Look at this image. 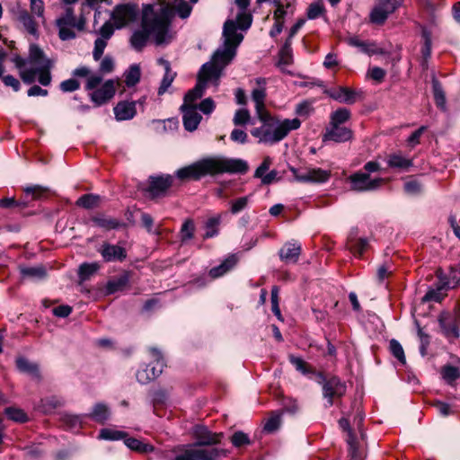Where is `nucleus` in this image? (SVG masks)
<instances>
[{
  "instance_id": "obj_52",
  "label": "nucleus",
  "mask_w": 460,
  "mask_h": 460,
  "mask_svg": "<svg viewBox=\"0 0 460 460\" xmlns=\"http://www.w3.org/2000/svg\"><path fill=\"white\" fill-rule=\"evenodd\" d=\"M195 231V225L191 219H187L182 224L181 228V241L190 240L193 237Z\"/></svg>"
},
{
  "instance_id": "obj_47",
  "label": "nucleus",
  "mask_w": 460,
  "mask_h": 460,
  "mask_svg": "<svg viewBox=\"0 0 460 460\" xmlns=\"http://www.w3.org/2000/svg\"><path fill=\"white\" fill-rule=\"evenodd\" d=\"M126 432L112 429H102L98 435V438L102 440H120L126 438Z\"/></svg>"
},
{
  "instance_id": "obj_7",
  "label": "nucleus",
  "mask_w": 460,
  "mask_h": 460,
  "mask_svg": "<svg viewBox=\"0 0 460 460\" xmlns=\"http://www.w3.org/2000/svg\"><path fill=\"white\" fill-rule=\"evenodd\" d=\"M226 453L216 447H191L178 455L173 460H218Z\"/></svg>"
},
{
  "instance_id": "obj_59",
  "label": "nucleus",
  "mask_w": 460,
  "mask_h": 460,
  "mask_svg": "<svg viewBox=\"0 0 460 460\" xmlns=\"http://www.w3.org/2000/svg\"><path fill=\"white\" fill-rule=\"evenodd\" d=\"M289 362L295 367V368L302 374L309 373L307 363L301 358L290 355L288 357Z\"/></svg>"
},
{
  "instance_id": "obj_34",
  "label": "nucleus",
  "mask_w": 460,
  "mask_h": 460,
  "mask_svg": "<svg viewBox=\"0 0 460 460\" xmlns=\"http://www.w3.org/2000/svg\"><path fill=\"white\" fill-rule=\"evenodd\" d=\"M238 260L237 257L234 254L229 255L227 258H226L222 263L217 267H213L209 270V276L212 279H217L219 277H222L226 273H227L229 270H231L237 263Z\"/></svg>"
},
{
  "instance_id": "obj_16",
  "label": "nucleus",
  "mask_w": 460,
  "mask_h": 460,
  "mask_svg": "<svg viewBox=\"0 0 460 460\" xmlns=\"http://www.w3.org/2000/svg\"><path fill=\"white\" fill-rule=\"evenodd\" d=\"M325 93L332 99L346 104H353L361 99L362 93L345 86L331 88L325 91Z\"/></svg>"
},
{
  "instance_id": "obj_22",
  "label": "nucleus",
  "mask_w": 460,
  "mask_h": 460,
  "mask_svg": "<svg viewBox=\"0 0 460 460\" xmlns=\"http://www.w3.org/2000/svg\"><path fill=\"white\" fill-rule=\"evenodd\" d=\"M98 251L105 261H122L127 257L123 247L108 243H103Z\"/></svg>"
},
{
  "instance_id": "obj_48",
  "label": "nucleus",
  "mask_w": 460,
  "mask_h": 460,
  "mask_svg": "<svg viewBox=\"0 0 460 460\" xmlns=\"http://www.w3.org/2000/svg\"><path fill=\"white\" fill-rule=\"evenodd\" d=\"M100 266L98 263H83L79 267L78 275L81 280H87L93 276L94 273L98 271Z\"/></svg>"
},
{
  "instance_id": "obj_8",
  "label": "nucleus",
  "mask_w": 460,
  "mask_h": 460,
  "mask_svg": "<svg viewBox=\"0 0 460 460\" xmlns=\"http://www.w3.org/2000/svg\"><path fill=\"white\" fill-rule=\"evenodd\" d=\"M346 384L339 377L332 376L326 379L323 384V395L326 400L324 407H332L335 401L341 399L346 394Z\"/></svg>"
},
{
  "instance_id": "obj_53",
  "label": "nucleus",
  "mask_w": 460,
  "mask_h": 460,
  "mask_svg": "<svg viewBox=\"0 0 460 460\" xmlns=\"http://www.w3.org/2000/svg\"><path fill=\"white\" fill-rule=\"evenodd\" d=\"M86 415H66L64 417V422L71 429H75L82 427L84 420Z\"/></svg>"
},
{
  "instance_id": "obj_18",
  "label": "nucleus",
  "mask_w": 460,
  "mask_h": 460,
  "mask_svg": "<svg viewBox=\"0 0 460 460\" xmlns=\"http://www.w3.org/2000/svg\"><path fill=\"white\" fill-rule=\"evenodd\" d=\"M116 93V84L114 80H107L100 88L95 89L90 93L91 101L96 105L101 106L111 100Z\"/></svg>"
},
{
  "instance_id": "obj_35",
  "label": "nucleus",
  "mask_w": 460,
  "mask_h": 460,
  "mask_svg": "<svg viewBox=\"0 0 460 460\" xmlns=\"http://www.w3.org/2000/svg\"><path fill=\"white\" fill-rule=\"evenodd\" d=\"M85 415L86 418L89 417L93 420L103 424L110 419L111 411L106 404L98 402L93 406L92 412Z\"/></svg>"
},
{
  "instance_id": "obj_2",
  "label": "nucleus",
  "mask_w": 460,
  "mask_h": 460,
  "mask_svg": "<svg viewBox=\"0 0 460 460\" xmlns=\"http://www.w3.org/2000/svg\"><path fill=\"white\" fill-rule=\"evenodd\" d=\"M249 169L246 161L240 158L210 157L198 161L176 171L175 177L181 181L199 180L201 177L218 173H245Z\"/></svg>"
},
{
  "instance_id": "obj_38",
  "label": "nucleus",
  "mask_w": 460,
  "mask_h": 460,
  "mask_svg": "<svg viewBox=\"0 0 460 460\" xmlns=\"http://www.w3.org/2000/svg\"><path fill=\"white\" fill-rule=\"evenodd\" d=\"M129 282V276L128 274L123 273L122 275L119 276L118 278H115L113 279H111L108 281L106 288L108 293L113 294L118 291L123 290Z\"/></svg>"
},
{
  "instance_id": "obj_6",
  "label": "nucleus",
  "mask_w": 460,
  "mask_h": 460,
  "mask_svg": "<svg viewBox=\"0 0 460 460\" xmlns=\"http://www.w3.org/2000/svg\"><path fill=\"white\" fill-rule=\"evenodd\" d=\"M438 320L442 333L447 339H457L460 335V304H456L452 312H441Z\"/></svg>"
},
{
  "instance_id": "obj_19",
  "label": "nucleus",
  "mask_w": 460,
  "mask_h": 460,
  "mask_svg": "<svg viewBox=\"0 0 460 460\" xmlns=\"http://www.w3.org/2000/svg\"><path fill=\"white\" fill-rule=\"evenodd\" d=\"M352 137V130L347 127L328 125L323 136V140L324 142L332 141L335 143H342L350 140Z\"/></svg>"
},
{
  "instance_id": "obj_41",
  "label": "nucleus",
  "mask_w": 460,
  "mask_h": 460,
  "mask_svg": "<svg viewBox=\"0 0 460 460\" xmlns=\"http://www.w3.org/2000/svg\"><path fill=\"white\" fill-rule=\"evenodd\" d=\"M351 117L350 111L347 108H339L331 113L330 123L332 126H342Z\"/></svg>"
},
{
  "instance_id": "obj_23",
  "label": "nucleus",
  "mask_w": 460,
  "mask_h": 460,
  "mask_svg": "<svg viewBox=\"0 0 460 460\" xmlns=\"http://www.w3.org/2000/svg\"><path fill=\"white\" fill-rule=\"evenodd\" d=\"M194 436L197 439V444L194 447H206L219 443L222 434L212 433L203 426H197L194 430Z\"/></svg>"
},
{
  "instance_id": "obj_43",
  "label": "nucleus",
  "mask_w": 460,
  "mask_h": 460,
  "mask_svg": "<svg viewBox=\"0 0 460 460\" xmlns=\"http://www.w3.org/2000/svg\"><path fill=\"white\" fill-rule=\"evenodd\" d=\"M432 89L434 94V100L437 106L442 111L446 110V96L442 85L440 83L433 78L432 80Z\"/></svg>"
},
{
  "instance_id": "obj_20",
  "label": "nucleus",
  "mask_w": 460,
  "mask_h": 460,
  "mask_svg": "<svg viewBox=\"0 0 460 460\" xmlns=\"http://www.w3.org/2000/svg\"><path fill=\"white\" fill-rule=\"evenodd\" d=\"M180 110L182 113L184 128L190 132L195 131L202 119V116L198 112V107L181 105Z\"/></svg>"
},
{
  "instance_id": "obj_39",
  "label": "nucleus",
  "mask_w": 460,
  "mask_h": 460,
  "mask_svg": "<svg viewBox=\"0 0 460 460\" xmlns=\"http://www.w3.org/2000/svg\"><path fill=\"white\" fill-rule=\"evenodd\" d=\"M124 444L131 450L138 453H149L154 450V447L151 444L134 438H128V436L124 438Z\"/></svg>"
},
{
  "instance_id": "obj_28",
  "label": "nucleus",
  "mask_w": 460,
  "mask_h": 460,
  "mask_svg": "<svg viewBox=\"0 0 460 460\" xmlns=\"http://www.w3.org/2000/svg\"><path fill=\"white\" fill-rule=\"evenodd\" d=\"M137 102H119L114 107V114L117 120L131 119L137 114Z\"/></svg>"
},
{
  "instance_id": "obj_58",
  "label": "nucleus",
  "mask_w": 460,
  "mask_h": 460,
  "mask_svg": "<svg viewBox=\"0 0 460 460\" xmlns=\"http://www.w3.org/2000/svg\"><path fill=\"white\" fill-rule=\"evenodd\" d=\"M199 110L205 115H210L216 109V103L212 98L208 97L202 100L198 105Z\"/></svg>"
},
{
  "instance_id": "obj_36",
  "label": "nucleus",
  "mask_w": 460,
  "mask_h": 460,
  "mask_svg": "<svg viewBox=\"0 0 460 460\" xmlns=\"http://www.w3.org/2000/svg\"><path fill=\"white\" fill-rule=\"evenodd\" d=\"M16 367L20 372L27 373L36 379L40 378L38 365L29 361L24 357H19L16 358Z\"/></svg>"
},
{
  "instance_id": "obj_31",
  "label": "nucleus",
  "mask_w": 460,
  "mask_h": 460,
  "mask_svg": "<svg viewBox=\"0 0 460 460\" xmlns=\"http://www.w3.org/2000/svg\"><path fill=\"white\" fill-rule=\"evenodd\" d=\"M347 41L349 45L358 48L361 52L369 56L375 54H385V51L378 48L375 42L363 41L358 37H350Z\"/></svg>"
},
{
  "instance_id": "obj_15",
  "label": "nucleus",
  "mask_w": 460,
  "mask_h": 460,
  "mask_svg": "<svg viewBox=\"0 0 460 460\" xmlns=\"http://www.w3.org/2000/svg\"><path fill=\"white\" fill-rule=\"evenodd\" d=\"M114 24L111 21L104 22L99 31L100 37L94 41V48L93 51V58L95 61L101 59L104 49L107 46L108 40L112 37L114 33Z\"/></svg>"
},
{
  "instance_id": "obj_32",
  "label": "nucleus",
  "mask_w": 460,
  "mask_h": 460,
  "mask_svg": "<svg viewBox=\"0 0 460 460\" xmlns=\"http://www.w3.org/2000/svg\"><path fill=\"white\" fill-rule=\"evenodd\" d=\"M158 63L160 65H162L165 70V73L164 75V77L161 81V84H160V86H159L158 92H157L158 95L161 96V95L164 94L167 92L168 88L172 85L173 80L176 77V73L172 71L171 65H170L169 61H167L164 58H159Z\"/></svg>"
},
{
  "instance_id": "obj_1",
  "label": "nucleus",
  "mask_w": 460,
  "mask_h": 460,
  "mask_svg": "<svg viewBox=\"0 0 460 460\" xmlns=\"http://www.w3.org/2000/svg\"><path fill=\"white\" fill-rule=\"evenodd\" d=\"M172 9L167 5L155 9L152 4L144 5L141 18V28L136 30L130 44L137 51H141L152 38L156 45L167 44L171 40L169 31Z\"/></svg>"
},
{
  "instance_id": "obj_64",
  "label": "nucleus",
  "mask_w": 460,
  "mask_h": 460,
  "mask_svg": "<svg viewBox=\"0 0 460 460\" xmlns=\"http://www.w3.org/2000/svg\"><path fill=\"white\" fill-rule=\"evenodd\" d=\"M60 90L64 93H71L80 88V83L74 78H70L61 82Z\"/></svg>"
},
{
  "instance_id": "obj_30",
  "label": "nucleus",
  "mask_w": 460,
  "mask_h": 460,
  "mask_svg": "<svg viewBox=\"0 0 460 460\" xmlns=\"http://www.w3.org/2000/svg\"><path fill=\"white\" fill-rule=\"evenodd\" d=\"M386 163L388 167L397 171H408L413 164L411 159L402 155L400 152L387 155Z\"/></svg>"
},
{
  "instance_id": "obj_33",
  "label": "nucleus",
  "mask_w": 460,
  "mask_h": 460,
  "mask_svg": "<svg viewBox=\"0 0 460 460\" xmlns=\"http://www.w3.org/2000/svg\"><path fill=\"white\" fill-rule=\"evenodd\" d=\"M448 290L449 288L446 285H443L442 281L438 280L436 288L428 290V292L422 297V302L439 303L445 298Z\"/></svg>"
},
{
  "instance_id": "obj_37",
  "label": "nucleus",
  "mask_w": 460,
  "mask_h": 460,
  "mask_svg": "<svg viewBox=\"0 0 460 460\" xmlns=\"http://www.w3.org/2000/svg\"><path fill=\"white\" fill-rule=\"evenodd\" d=\"M18 20L23 25L28 33L33 36L37 35V23L27 10L19 11Z\"/></svg>"
},
{
  "instance_id": "obj_55",
  "label": "nucleus",
  "mask_w": 460,
  "mask_h": 460,
  "mask_svg": "<svg viewBox=\"0 0 460 460\" xmlns=\"http://www.w3.org/2000/svg\"><path fill=\"white\" fill-rule=\"evenodd\" d=\"M390 351L394 358H396L401 363H405L404 351L399 341L392 340L390 341Z\"/></svg>"
},
{
  "instance_id": "obj_29",
  "label": "nucleus",
  "mask_w": 460,
  "mask_h": 460,
  "mask_svg": "<svg viewBox=\"0 0 460 460\" xmlns=\"http://www.w3.org/2000/svg\"><path fill=\"white\" fill-rule=\"evenodd\" d=\"M57 25L71 26L75 28L78 31H82L85 26V19L84 17L77 19L72 8L68 7L64 15L57 20Z\"/></svg>"
},
{
  "instance_id": "obj_62",
  "label": "nucleus",
  "mask_w": 460,
  "mask_h": 460,
  "mask_svg": "<svg viewBox=\"0 0 460 460\" xmlns=\"http://www.w3.org/2000/svg\"><path fill=\"white\" fill-rule=\"evenodd\" d=\"M231 442L234 447H240L242 446L250 444V439L247 434L242 431H237L233 434Z\"/></svg>"
},
{
  "instance_id": "obj_60",
  "label": "nucleus",
  "mask_w": 460,
  "mask_h": 460,
  "mask_svg": "<svg viewBox=\"0 0 460 460\" xmlns=\"http://www.w3.org/2000/svg\"><path fill=\"white\" fill-rule=\"evenodd\" d=\"M249 202V197H241L231 202L230 211L232 214H237L243 210Z\"/></svg>"
},
{
  "instance_id": "obj_13",
  "label": "nucleus",
  "mask_w": 460,
  "mask_h": 460,
  "mask_svg": "<svg viewBox=\"0 0 460 460\" xmlns=\"http://www.w3.org/2000/svg\"><path fill=\"white\" fill-rule=\"evenodd\" d=\"M349 181L352 190L357 191H369L378 189L384 182V179H371L367 172H356L349 177Z\"/></svg>"
},
{
  "instance_id": "obj_51",
  "label": "nucleus",
  "mask_w": 460,
  "mask_h": 460,
  "mask_svg": "<svg viewBox=\"0 0 460 460\" xmlns=\"http://www.w3.org/2000/svg\"><path fill=\"white\" fill-rule=\"evenodd\" d=\"M281 423V414L273 412L272 415L266 420L264 424V430L267 432H273L279 429Z\"/></svg>"
},
{
  "instance_id": "obj_12",
  "label": "nucleus",
  "mask_w": 460,
  "mask_h": 460,
  "mask_svg": "<svg viewBox=\"0 0 460 460\" xmlns=\"http://www.w3.org/2000/svg\"><path fill=\"white\" fill-rule=\"evenodd\" d=\"M293 175L297 181L323 183L331 178V171L321 168H306L305 170L292 169Z\"/></svg>"
},
{
  "instance_id": "obj_44",
  "label": "nucleus",
  "mask_w": 460,
  "mask_h": 460,
  "mask_svg": "<svg viewBox=\"0 0 460 460\" xmlns=\"http://www.w3.org/2000/svg\"><path fill=\"white\" fill-rule=\"evenodd\" d=\"M141 71L138 65H132L125 73V84L128 87L135 86L140 80Z\"/></svg>"
},
{
  "instance_id": "obj_14",
  "label": "nucleus",
  "mask_w": 460,
  "mask_h": 460,
  "mask_svg": "<svg viewBox=\"0 0 460 460\" xmlns=\"http://www.w3.org/2000/svg\"><path fill=\"white\" fill-rule=\"evenodd\" d=\"M208 83L214 84V80L199 70L197 84L184 95L182 105L197 106L195 102L204 95Z\"/></svg>"
},
{
  "instance_id": "obj_9",
  "label": "nucleus",
  "mask_w": 460,
  "mask_h": 460,
  "mask_svg": "<svg viewBox=\"0 0 460 460\" xmlns=\"http://www.w3.org/2000/svg\"><path fill=\"white\" fill-rule=\"evenodd\" d=\"M150 352L155 360V365H147L146 367L137 370L136 376L140 384H146L158 377L162 374L164 367L162 353L155 348L150 349Z\"/></svg>"
},
{
  "instance_id": "obj_3",
  "label": "nucleus",
  "mask_w": 460,
  "mask_h": 460,
  "mask_svg": "<svg viewBox=\"0 0 460 460\" xmlns=\"http://www.w3.org/2000/svg\"><path fill=\"white\" fill-rule=\"evenodd\" d=\"M224 47L217 49L213 55L212 60L204 64L200 70L208 75L217 85L224 68L233 60L236 54V49L243 40L242 32L237 31V26L234 19L225 22L223 27Z\"/></svg>"
},
{
  "instance_id": "obj_21",
  "label": "nucleus",
  "mask_w": 460,
  "mask_h": 460,
  "mask_svg": "<svg viewBox=\"0 0 460 460\" xmlns=\"http://www.w3.org/2000/svg\"><path fill=\"white\" fill-rule=\"evenodd\" d=\"M436 276L438 280L443 282L449 289L456 288L460 286V263L455 266H451L448 271L446 272L442 269L436 270Z\"/></svg>"
},
{
  "instance_id": "obj_40",
  "label": "nucleus",
  "mask_w": 460,
  "mask_h": 460,
  "mask_svg": "<svg viewBox=\"0 0 460 460\" xmlns=\"http://www.w3.org/2000/svg\"><path fill=\"white\" fill-rule=\"evenodd\" d=\"M440 375L443 380L449 385H454L460 377V369L457 367L445 365L441 367Z\"/></svg>"
},
{
  "instance_id": "obj_49",
  "label": "nucleus",
  "mask_w": 460,
  "mask_h": 460,
  "mask_svg": "<svg viewBox=\"0 0 460 460\" xmlns=\"http://www.w3.org/2000/svg\"><path fill=\"white\" fill-rule=\"evenodd\" d=\"M99 202L100 196L94 194H84L77 199L76 205L89 209L97 207Z\"/></svg>"
},
{
  "instance_id": "obj_25",
  "label": "nucleus",
  "mask_w": 460,
  "mask_h": 460,
  "mask_svg": "<svg viewBox=\"0 0 460 460\" xmlns=\"http://www.w3.org/2000/svg\"><path fill=\"white\" fill-rule=\"evenodd\" d=\"M339 424L344 431H347V443L349 445V455L350 456L349 460H362L357 446V438L349 428V420L346 418H341L339 420Z\"/></svg>"
},
{
  "instance_id": "obj_17",
  "label": "nucleus",
  "mask_w": 460,
  "mask_h": 460,
  "mask_svg": "<svg viewBox=\"0 0 460 460\" xmlns=\"http://www.w3.org/2000/svg\"><path fill=\"white\" fill-rule=\"evenodd\" d=\"M136 17L135 8L129 4H119L111 13V20L117 29L126 26Z\"/></svg>"
},
{
  "instance_id": "obj_61",
  "label": "nucleus",
  "mask_w": 460,
  "mask_h": 460,
  "mask_svg": "<svg viewBox=\"0 0 460 460\" xmlns=\"http://www.w3.org/2000/svg\"><path fill=\"white\" fill-rule=\"evenodd\" d=\"M58 28V36L62 40H70L76 37V33L75 32L74 27L71 26H64V25H57Z\"/></svg>"
},
{
  "instance_id": "obj_11",
  "label": "nucleus",
  "mask_w": 460,
  "mask_h": 460,
  "mask_svg": "<svg viewBox=\"0 0 460 460\" xmlns=\"http://www.w3.org/2000/svg\"><path fill=\"white\" fill-rule=\"evenodd\" d=\"M402 4V0H377L370 13L371 22L376 24L384 23L389 14L393 13Z\"/></svg>"
},
{
  "instance_id": "obj_10",
  "label": "nucleus",
  "mask_w": 460,
  "mask_h": 460,
  "mask_svg": "<svg viewBox=\"0 0 460 460\" xmlns=\"http://www.w3.org/2000/svg\"><path fill=\"white\" fill-rule=\"evenodd\" d=\"M173 181L174 177L170 174L150 176L146 193L151 199L164 197L169 188L173 185Z\"/></svg>"
},
{
  "instance_id": "obj_56",
  "label": "nucleus",
  "mask_w": 460,
  "mask_h": 460,
  "mask_svg": "<svg viewBox=\"0 0 460 460\" xmlns=\"http://www.w3.org/2000/svg\"><path fill=\"white\" fill-rule=\"evenodd\" d=\"M368 247V242L367 239L359 238L350 243V250L351 252L358 256L363 255V253L366 252V250Z\"/></svg>"
},
{
  "instance_id": "obj_5",
  "label": "nucleus",
  "mask_w": 460,
  "mask_h": 460,
  "mask_svg": "<svg viewBox=\"0 0 460 460\" xmlns=\"http://www.w3.org/2000/svg\"><path fill=\"white\" fill-rule=\"evenodd\" d=\"M261 125L251 130L252 137L258 139L259 143L274 145L283 140L289 132L298 129L301 126L299 119H279L271 116L270 112L257 115Z\"/></svg>"
},
{
  "instance_id": "obj_24",
  "label": "nucleus",
  "mask_w": 460,
  "mask_h": 460,
  "mask_svg": "<svg viewBox=\"0 0 460 460\" xmlns=\"http://www.w3.org/2000/svg\"><path fill=\"white\" fill-rule=\"evenodd\" d=\"M235 4L239 7L240 11L234 20L237 26V30L247 31L252 22V15L247 11L250 5V0H235Z\"/></svg>"
},
{
  "instance_id": "obj_4",
  "label": "nucleus",
  "mask_w": 460,
  "mask_h": 460,
  "mask_svg": "<svg viewBox=\"0 0 460 460\" xmlns=\"http://www.w3.org/2000/svg\"><path fill=\"white\" fill-rule=\"evenodd\" d=\"M13 62L19 69L23 83L32 84L37 75L41 85L48 86L51 83L50 69L53 62L46 57L44 51L38 45L31 44L28 58H23L17 56L13 58Z\"/></svg>"
},
{
  "instance_id": "obj_27",
  "label": "nucleus",
  "mask_w": 460,
  "mask_h": 460,
  "mask_svg": "<svg viewBox=\"0 0 460 460\" xmlns=\"http://www.w3.org/2000/svg\"><path fill=\"white\" fill-rule=\"evenodd\" d=\"M257 84L259 85H261V84L265 85V84H266L265 79L258 78ZM265 98H266V89L264 86H260V87L252 90V99L255 103L256 115L269 112L265 108Z\"/></svg>"
},
{
  "instance_id": "obj_45",
  "label": "nucleus",
  "mask_w": 460,
  "mask_h": 460,
  "mask_svg": "<svg viewBox=\"0 0 460 460\" xmlns=\"http://www.w3.org/2000/svg\"><path fill=\"white\" fill-rule=\"evenodd\" d=\"M20 272L23 277L40 279L46 276V270L43 266L21 267Z\"/></svg>"
},
{
  "instance_id": "obj_63",
  "label": "nucleus",
  "mask_w": 460,
  "mask_h": 460,
  "mask_svg": "<svg viewBox=\"0 0 460 460\" xmlns=\"http://www.w3.org/2000/svg\"><path fill=\"white\" fill-rule=\"evenodd\" d=\"M102 76L103 75H102L101 73L90 75L85 84V90L94 91L97 88V86H99L102 82Z\"/></svg>"
},
{
  "instance_id": "obj_54",
  "label": "nucleus",
  "mask_w": 460,
  "mask_h": 460,
  "mask_svg": "<svg viewBox=\"0 0 460 460\" xmlns=\"http://www.w3.org/2000/svg\"><path fill=\"white\" fill-rule=\"evenodd\" d=\"M250 118V112L247 109H239L234 113L233 123L235 126H243L249 122Z\"/></svg>"
},
{
  "instance_id": "obj_42",
  "label": "nucleus",
  "mask_w": 460,
  "mask_h": 460,
  "mask_svg": "<svg viewBox=\"0 0 460 460\" xmlns=\"http://www.w3.org/2000/svg\"><path fill=\"white\" fill-rule=\"evenodd\" d=\"M92 221L99 227L105 230L116 229L119 226V221L116 218L109 217L104 215H97L92 217Z\"/></svg>"
},
{
  "instance_id": "obj_50",
  "label": "nucleus",
  "mask_w": 460,
  "mask_h": 460,
  "mask_svg": "<svg viewBox=\"0 0 460 460\" xmlns=\"http://www.w3.org/2000/svg\"><path fill=\"white\" fill-rule=\"evenodd\" d=\"M5 414L10 420L21 423L25 422L28 420L26 413L22 410L13 407L6 408Z\"/></svg>"
},
{
  "instance_id": "obj_46",
  "label": "nucleus",
  "mask_w": 460,
  "mask_h": 460,
  "mask_svg": "<svg viewBox=\"0 0 460 460\" xmlns=\"http://www.w3.org/2000/svg\"><path fill=\"white\" fill-rule=\"evenodd\" d=\"M221 217L219 215L216 217H212L208 219L206 222L205 227H206V233L204 237L205 238H212L218 234V226L220 225Z\"/></svg>"
},
{
  "instance_id": "obj_57",
  "label": "nucleus",
  "mask_w": 460,
  "mask_h": 460,
  "mask_svg": "<svg viewBox=\"0 0 460 460\" xmlns=\"http://www.w3.org/2000/svg\"><path fill=\"white\" fill-rule=\"evenodd\" d=\"M323 13H324L323 4L319 2H316V3L311 4L308 6L306 14H307L308 19L314 20V19H316V18L320 17L321 15H323Z\"/></svg>"
},
{
  "instance_id": "obj_26",
  "label": "nucleus",
  "mask_w": 460,
  "mask_h": 460,
  "mask_svg": "<svg viewBox=\"0 0 460 460\" xmlns=\"http://www.w3.org/2000/svg\"><path fill=\"white\" fill-rule=\"evenodd\" d=\"M301 244L297 242H288L279 250L280 260L287 263H295L297 261L301 253Z\"/></svg>"
}]
</instances>
